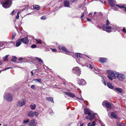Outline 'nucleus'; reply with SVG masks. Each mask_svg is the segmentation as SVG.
Returning a JSON list of instances; mask_svg holds the SVG:
<instances>
[{
    "mask_svg": "<svg viewBox=\"0 0 126 126\" xmlns=\"http://www.w3.org/2000/svg\"><path fill=\"white\" fill-rule=\"evenodd\" d=\"M111 25L110 21L107 19L106 20V24L105 25H104L102 26L103 30L104 31H106V30H107L106 31L108 32H110L111 31L110 30L112 29L114 30H117L118 29L119 27L116 25L114 26V27H112L110 26Z\"/></svg>",
    "mask_w": 126,
    "mask_h": 126,
    "instance_id": "nucleus-1",
    "label": "nucleus"
},
{
    "mask_svg": "<svg viewBox=\"0 0 126 126\" xmlns=\"http://www.w3.org/2000/svg\"><path fill=\"white\" fill-rule=\"evenodd\" d=\"M77 62L79 63H85V59L86 56L84 55L78 53L76 54Z\"/></svg>",
    "mask_w": 126,
    "mask_h": 126,
    "instance_id": "nucleus-2",
    "label": "nucleus"
},
{
    "mask_svg": "<svg viewBox=\"0 0 126 126\" xmlns=\"http://www.w3.org/2000/svg\"><path fill=\"white\" fill-rule=\"evenodd\" d=\"M107 72L108 73L107 77L109 79L112 80L113 79H116V73L117 72H114L113 71L110 70H108Z\"/></svg>",
    "mask_w": 126,
    "mask_h": 126,
    "instance_id": "nucleus-3",
    "label": "nucleus"
},
{
    "mask_svg": "<svg viewBox=\"0 0 126 126\" xmlns=\"http://www.w3.org/2000/svg\"><path fill=\"white\" fill-rule=\"evenodd\" d=\"M0 3L2 6L5 8H8L11 5L12 3L11 0H4V2H1Z\"/></svg>",
    "mask_w": 126,
    "mask_h": 126,
    "instance_id": "nucleus-4",
    "label": "nucleus"
},
{
    "mask_svg": "<svg viewBox=\"0 0 126 126\" xmlns=\"http://www.w3.org/2000/svg\"><path fill=\"white\" fill-rule=\"evenodd\" d=\"M116 74V77H117L118 79L120 81H123L125 79L126 76L125 75L122 74H119V73L117 72Z\"/></svg>",
    "mask_w": 126,
    "mask_h": 126,
    "instance_id": "nucleus-5",
    "label": "nucleus"
},
{
    "mask_svg": "<svg viewBox=\"0 0 126 126\" xmlns=\"http://www.w3.org/2000/svg\"><path fill=\"white\" fill-rule=\"evenodd\" d=\"M72 71L74 73L78 76H79L81 74L80 69L77 67H74L72 69Z\"/></svg>",
    "mask_w": 126,
    "mask_h": 126,
    "instance_id": "nucleus-6",
    "label": "nucleus"
},
{
    "mask_svg": "<svg viewBox=\"0 0 126 126\" xmlns=\"http://www.w3.org/2000/svg\"><path fill=\"white\" fill-rule=\"evenodd\" d=\"M4 99L8 101H11L13 100V97L12 95L9 93L5 94L4 95Z\"/></svg>",
    "mask_w": 126,
    "mask_h": 126,
    "instance_id": "nucleus-7",
    "label": "nucleus"
},
{
    "mask_svg": "<svg viewBox=\"0 0 126 126\" xmlns=\"http://www.w3.org/2000/svg\"><path fill=\"white\" fill-rule=\"evenodd\" d=\"M58 47L60 49L63 50L65 54L68 55L70 54V52L67 50L65 47L63 46H59Z\"/></svg>",
    "mask_w": 126,
    "mask_h": 126,
    "instance_id": "nucleus-8",
    "label": "nucleus"
},
{
    "mask_svg": "<svg viewBox=\"0 0 126 126\" xmlns=\"http://www.w3.org/2000/svg\"><path fill=\"white\" fill-rule=\"evenodd\" d=\"M25 103V100L24 99H22L18 102L17 105L18 107H21L24 105Z\"/></svg>",
    "mask_w": 126,
    "mask_h": 126,
    "instance_id": "nucleus-9",
    "label": "nucleus"
},
{
    "mask_svg": "<svg viewBox=\"0 0 126 126\" xmlns=\"http://www.w3.org/2000/svg\"><path fill=\"white\" fill-rule=\"evenodd\" d=\"M37 122L36 120L35 119H34L31 120L30 121L29 125L30 126H35Z\"/></svg>",
    "mask_w": 126,
    "mask_h": 126,
    "instance_id": "nucleus-10",
    "label": "nucleus"
},
{
    "mask_svg": "<svg viewBox=\"0 0 126 126\" xmlns=\"http://www.w3.org/2000/svg\"><path fill=\"white\" fill-rule=\"evenodd\" d=\"M113 90L116 92L117 93H122L123 92V90L122 88H114Z\"/></svg>",
    "mask_w": 126,
    "mask_h": 126,
    "instance_id": "nucleus-11",
    "label": "nucleus"
},
{
    "mask_svg": "<svg viewBox=\"0 0 126 126\" xmlns=\"http://www.w3.org/2000/svg\"><path fill=\"white\" fill-rule=\"evenodd\" d=\"M78 83L79 85H85L86 83L85 80L82 79H79L78 80Z\"/></svg>",
    "mask_w": 126,
    "mask_h": 126,
    "instance_id": "nucleus-12",
    "label": "nucleus"
},
{
    "mask_svg": "<svg viewBox=\"0 0 126 126\" xmlns=\"http://www.w3.org/2000/svg\"><path fill=\"white\" fill-rule=\"evenodd\" d=\"M102 105L103 106H105L106 107L108 108H110L111 107L110 104L107 101H105L103 102L102 103Z\"/></svg>",
    "mask_w": 126,
    "mask_h": 126,
    "instance_id": "nucleus-13",
    "label": "nucleus"
},
{
    "mask_svg": "<svg viewBox=\"0 0 126 126\" xmlns=\"http://www.w3.org/2000/svg\"><path fill=\"white\" fill-rule=\"evenodd\" d=\"M22 42L26 45H27L29 43V40L27 37H26L24 38L21 39Z\"/></svg>",
    "mask_w": 126,
    "mask_h": 126,
    "instance_id": "nucleus-14",
    "label": "nucleus"
},
{
    "mask_svg": "<svg viewBox=\"0 0 126 126\" xmlns=\"http://www.w3.org/2000/svg\"><path fill=\"white\" fill-rule=\"evenodd\" d=\"M64 93L68 95V96L72 97H75V95L73 93L68 92H64Z\"/></svg>",
    "mask_w": 126,
    "mask_h": 126,
    "instance_id": "nucleus-15",
    "label": "nucleus"
},
{
    "mask_svg": "<svg viewBox=\"0 0 126 126\" xmlns=\"http://www.w3.org/2000/svg\"><path fill=\"white\" fill-rule=\"evenodd\" d=\"M35 58L36 59L38 62L39 64L41 65L44 63V62L43 60H42L40 58L38 57H35Z\"/></svg>",
    "mask_w": 126,
    "mask_h": 126,
    "instance_id": "nucleus-16",
    "label": "nucleus"
},
{
    "mask_svg": "<svg viewBox=\"0 0 126 126\" xmlns=\"http://www.w3.org/2000/svg\"><path fill=\"white\" fill-rule=\"evenodd\" d=\"M22 41L21 39L17 40L16 42V47H18L20 46L21 44Z\"/></svg>",
    "mask_w": 126,
    "mask_h": 126,
    "instance_id": "nucleus-17",
    "label": "nucleus"
},
{
    "mask_svg": "<svg viewBox=\"0 0 126 126\" xmlns=\"http://www.w3.org/2000/svg\"><path fill=\"white\" fill-rule=\"evenodd\" d=\"M107 59L106 58H101L99 60V61L101 63H104L105 62L107 61Z\"/></svg>",
    "mask_w": 126,
    "mask_h": 126,
    "instance_id": "nucleus-18",
    "label": "nucleus"
},
{
    "mask_svg": "<svg viewBox=\"0 0 126 126\" xmlns=\"http://www.w3.org/2000/svg\"><path fill=\"white\" fill-rule=\"evenodd\" d=\"M64 6L65 7H69L70 6V4L68 1L65 0L64 2Z\"/></svg>",
    "mask_w": 126,
    "mask_h": 126,
    "instance_id": "nucleus-19",
    "label": "nucleus"
},
{
    "mask_svg": "<svg viewBox=\"0 0 126 126\" xmlns=\"http://www.w3.org/2000/svg\"><path fill=\"white\" fill-rule=\"evenodd\" d=\"M89 117V119L90 120H92L93 119L94 117L95 114H92L90 113V115H88Z\"/></svg>",
    "mask_w": 126,
    "mask_h": 126,
    "instance_id": "nucleus-20",
    "label": "nucleus"
},
{
    "mask_svg": "<svg viewBox=\"0 0 126 126\" xmlns=\"http://www.w3.org/2000/svg\"><path fill=\"white\" fill-rule=\"evenodd\" d=\"M84 113L85 114H88V115H90V111L88 109H85L84 110Z\"/></svg>",
    "mask_w": 126,
    "mask_h": 126,
    "instance_id": "nucleus-21",
    "label": "nucleus"
},
{
    "mask_svg": "<svg viewBox=\"0 0 126 126\" xmlns=\"http://www.w3.org/2000/svg\"><path fill=\"white\" fill-rule=\"evenodd\" d=\"M45 99L47 101L54 103V101H53V98L52 97H47Z\"/></svg>",
    "mask_w": 126,
    "mask_h": 126,
    "instance_id": "nucleus-22",
    "label": "nucleus"
},
{
    "mask_svg": "<svg viewBox=\"0 0 126 126\" xmlns=\"http://www.w3.org/2000/svg\"><path fill=\"white\" fill-rule=\"evenodd\" d=\"M33 113V111H31L29 112L28 115L30 117H33L34 116Z\"/></svg>",
    "mask_w": 126,
    "mask_h": 126,
    "instance_id": "nucleus-23",
    "label": "nucleus"
},
{
    "mask_svg": "<svg viewBox=\"0 0 126 126\" xmlns=\"http://www.w3.org/2000/svg\"><path fill=\"white\" fill-rule=\"evenodd\" d=\"M110 116L112 118H117V115L115 113L111 112L110 114Z\"/></svg>",
    "mask_w": 126,
    "mask_h": 126,
    "instance_id": "nucleus-24",
    "label": "nucleus"
},
{
    "mask_svg": "<svg viewBox=\"0 0 126 126\" xmlns=\"http://www.w3.org/2000/svg\"><path fill=\"white\" fill-rule=\"evenodd\" d=\"M7 43L6 42H0V47H2L4 46L3 48H4L5 45L7 44Z\"/></svg>",
    "mask_w": 126,
    "mask_h": 126,
    "instance_id": "nucleus-25",
    "label": "nucleus"
},
{
    "mask_svg": "<svg viewBox=\"0 0 126 126\" xmlns=\"http://www.w3.org/2000/svg\"><path fill=\"white\" fill-rule=\"evenodd\" d=\"M92 13H90L88 15V16L89 17H91L93 19H95V15H94L93 16H92Z\"/></svg>",
    "mask_w": 126,
    "mask_h": 126,
    "instance_id": "nucleus-26",
    "label": "nucleus"
},
{
    "mask_svg": "<svg viewBox=\"0 0 126 126\" xmlns=\"http://www.w3.org/2000/svg\"><path fill=\"white\" fill-rule=\"evenodd\" d=\"M107 86L109 88L111 89H113V88H113V87L112 86V84L111 83H108L107 84Z\"/></svg>",
    "mask_w": 126,
    "mask_h": 126,
    "instance_id": "nucleus-27",
    "label": "nucleus"
},
{
    "mask_svg": "<svg viewBox=\"0 0 126 126\" xmlns=\"http://www.w3.org/2000/svg\"><path fill=\"white\" fill-rule=\"evenodd\" d=\"M116 5L120 8H125V11L126 12V8L124 5H122L121 6H120L117 4H116Z\"/></svg>",
    "mask_w": 126,
    "mask_h": 126,
    "instance_id": "nucleus-28",
    "label": "nucleus"
},
{
    "mask_svg": "<svg viewBox=\"0 0 126 126\" xmlns=\"http://www.w3.org/2000/svg\"><path fill=\"white\" fill-rule=\"evenodd\" d=\"M33 7L34 9L37 10H39L40 9L39 6L38 5H33Z\"/></svg>",
    "mask_w": 126,
    "mask_h": 126,
    "instance_id": "nucleus-29",
    "label": "nucleus"
},
{
    "mask_svg": "<svg viewBox=\"0 0 126 126\" xmlns=\"http://www.w3.org/2000/svg\"><path fill=\"white\" fill-rule=\"evenodd\" d=\"M36 41L37 44H41L42 42L41 40L39 39H36L35 40Z\"/></svg>",
    "mask_w": 126,
    "mask_h": 126,
    "instance_id": "nucleus-30",
    "label": "nucleus"
},
{
    "mask_svg": "<svg viewBox=\"0 0 126 126\" xmlns=\"http://www.w3.org/2000/svg\"><path fill=\"white\" fill-rule=\"evenodd\" d=\"M95 122L94 121L93 122L92 124L91 123H89L88 124V126H95Z\"/></svg>",
    "mask_w": 126,
    "mask_h": 126,
    "instance_id": "nucleus-31",
    "label": "nucleus"
},
{
    "mask_svg": "<svg viewBox=\"0 0 126 126\" xmlns=\"http://www.w3.org/2000/svg\"><path fill=\"white\" fill-rule=\"evenodd\" d=\"M33 80L36 82H41L42 81L41 79H34Z\"/></svg>",
    "mask_w": 126,
    "mask_h": 126,
    "instance_id": "nucleus-32",
    "label": "nucleus"
},
{
    "mask_svg": "<svg viewBox=\"0 0 126 126\" xmlns=\"http://www.w3.org/2000/svg\"><path fill=\"white\" fill-rule=\"evenodd\" d=\"M16 60V57L15 56H12L11 61L14 62H15Z\"/></svg>",
    "mask_w": 126,
    "mask_h": 126,
    "instance_id": "nucleus-33",
    "label": "nucleus"
},
{
    "mask_svg": "<svg viewBox=\"0 0 126 126\" xmlns=\"http://www.w3.org/2000/svg\"><path fill=\"white\" fill-rule=\"evenodd\" d=\"M36 107V105L35 104H34L33 105H30L31 109L32 110H34L35 109Z\"/></svg>",
    "mask_w": 126,
    "mask_h": 126,
    "instance_id": "nucleus-34",
    "label": "nucleus"
},
{
    "mask_svg": "<svg viewBox=\"0 0 126 126\" xmlns=\"http://www.w3.org/2000/svg\"><path fill=\"white\" fill-rule=\"evenodd\" d=\"M16 35V33L15 32H13V35L12 36V40H13L14 39Z\"/></svg>",
    "mask_w": 126,
    "mask_h": 126,
    "instance_id": "nucleus-35",
    "label": "nucleus"
},
{
    "mask_svg": "<svg viewBox=\"0 0 126 126\" xmlns=\"http://www.w3.org/2000/svg\"><path fill=\"white\" fill-rule=\"evenodd\" d=\"M102 82L105 85H106V82L105 80L104 77L102 78Z\"/></svg>",
    "mask_w": 126,
    "mask_h": 126,
    "instance_id": "nucleus-36",
    "label": "nucleus"
},
{
    "mask_svg": "<svg viewBox=\"0 0 126 126\" xmlns=\"http://www.w3.org/2000/svg\"><path fill=\"white\" fill-rule=\"evenodd\" d=\"M117 125L119 126H123V124L120 122H117Z\"/></svg>",
    "mask_w": 126,
    "mask_h": 126,
    "instance_id": "nucleus-37",
    "label": "nucleus"
},
{
    "mask_svg": "<svg viewBox=\"0 0 126 126\" xmlns=\"http://www.w3.org/2000/svg\"><path fill=\"white\" fill-rule=\"evenodd\" d=\"M34 115H35L36 116H38L39 114L38 112L36 111H33Z\"/></svg>",
    "mask_w": 126,
    "mask_h": 126,
    "instance_id": "nucleus-38",
    "label": "nucleus"
},
{
    "mask_svg": "<svg viewBox=\"0 0 126 126\" xmlns=\"http://www.w3.org/2000/svg\"><path fill=\"white\" fill-rule=\"evenodd\" d=\"M9 55H6L5 56L3 57V61H5V60L7 59V58H8V56H9Z\"/></svg>",
    "mask_w": 126,
    "mask_h": 126,
    "instance_id": "nucleus-39",
    "label": "nucleus"
},
{
    "mask_svg": "<svg viewBox=\"0 0 126 126\" xmlns=\"http://www.w3.org/2000/svg\"><path fill=\"white\" fill-rule=\"evenodd\" d=\"M20 12H19L17 13V16H16V19H18L19 18V14H20Z\"/></svg>",
    "mask_w": 126,
    "mask_h": 126,
    "instance_id": "nucleus-40",
    "label": "nucleus"
},
{
    "mask_svg": "<svg viewBox=\"0 0 126 126\" xmlns=\"http://www.w3.org/2000/svg\"><path fill=\"white\" fill-rule=\"evenodd\" d=\"M29 122V119H27V120H24L23 121V123L24 124H26L27 123Z\"/></svg>",
    "mask_w": 126,
    "mask_h": 126,
    "instance_id": "nucleus-41",
    "label": "nucleus"
},
{
    "mask_svg": "<svg viewBox=\"0 0 126 126\" xmlns=\"http://www.w3.org/2000/svg\"><path fill=\"white\" fill-rule=\"evenodd\" d=\"M46 18V16H43L41 17V19L42 20H44Z\"/></svg>",
    "mask_w": 126,
    "mask_h": 126,
    "instance_id": "nucleus-42",
    "label": "nucleus"
},
{
    "mask_svg": "<svg viewBox=\"0 0 126 126\" xmlns=\"http://www.w3.org/2000/svg\"><path fill=\"white\" fill-rule=\"evenodd\" d=\"M31 47L32 48H34L36 47V46L35 44L32 45L31 46Z\"/></svg>",
    "mask_w": 126,
    "mask_h": 126,
    "instance_id": "nucleus-43",
    "label": "nucleus"
},
{
    "mask_svg": "<svg viewBox=\"0 0 126 126\" xmlns=\"http://www.w3.org/2000/svg\"><path fill=\"white\" fill-rule=\"evenodd\" d=\"M31 88L33 89H35V86L34 85H32L31 87Z\"/></svg>",
    "mask_w": 126,
    "mask_h": 126,
    "instance_id": "nucleus-44",
    "label": "nucleus"
},
{
    "mask_svg": "<svg viewBox=\"0 0 126 126\" xmlns=\"http://www.w3.org/2000/svg\"><path fill=\"white\" fill-rule=\"evenodd\" d=\"M12 68L11 67H8L6 68H5V69L2 70V71H5L7 69H10V68Z\"/></svg>",
    "mask_w": 126,
    "mask_h": 126,
    "instance_id": "nucleus-45",
    "label": "nucleus"
},
{
    "mask_svg": "<svg viewBox=\"0 0 126 126\" xmlns=\"http://www.w3.org/2000/svg\"><path fill=\"white\" fill-rule=\"evenodd\" d=\"M52 50L53 52H55L56 51L57 49H51Z\"/></svg>",
    "mask_w": 126,
    "mask_h": 126,
    "instance_id": "nucleus-46",
    "label": "nucleus"
},
{
    "mask_svg": "<svg viewBox=\"0 0 126 126\" xmlns=\"http://www.w3.org/2000/svg\"><path fill=\"white\" fill-rule=\"evenodd\" d=\"M89 68H90L91 69H92L93 68V66L92 65L90 64L89 65Z\"/></svg>",
    "mask_w": 126,
    "mask_h": 126,
    "instance_id": "nucleus-47",
    "label": "nucleus"
},
{
    "mask_svg": "<svg viewBox=\"0 0 126 126\" xmlns=\"http://www.w3.org/2000/svg\"><path fill=\"white\" fill-rule=\"evenodd\" d=\"M78 98V99H79L80 100L83 101V102L84 101V99L82 98Z\"/></svg>",
    "mask_w": 126,
    "mask_h": 126,
    "instance_id": "nucleus-48",
    "label": "nucleus"
},
{
    "mask_svg": "<svg viewBox=\"0 0 126 126\" xmlns=\"http://www.w3.org/2000/svg\"><path fill=\"white\" fill-rule=\"evenodd\" d=\"M123 31L125 33H126V30L125 29V28H124L123 29Z\"/></svg>",
    "mask_w": 126,
    "mask_h": 126,
    "instance_id": "nucleus-49",
    "label": "nucleus"
},
{
    "mask_svg": "<svg viewBox=\"0 0 126 126\" xmlns=\"http://www.w3.org/2000/svg\"><path fill=\"white\" fill-rule=\"evenodd\" d=\"M23 60V58H21L19 59V61H21Z\"/></svg>",
    "mask_w": 126,
    "mask_h": 126,
    "instance_id": "nucleus-50",
    "label": "nucleus"
},
{
    "mask_svg": "<svg viewBox=\"0 0 126 126\" xmlns=\"http://www.w3.org/2000/svg\"><path fill=\"white\" fill-rule=\"evenodd\" d=\"M43 67L44 68L46 69H47V68H48V67H47L45 65H44Z\"/></svg>",
    "mask_w": 126,
    "mask_h": 126,
    "instance_id": "nucleus-51",
    "label": "nucleus"
},
{
    "mask_svg": "<svg viewBox=\"0 0 126 126\" xmlns=\"http://www.w3.org/2000/svg\"><path fill=\"white\" fill-rule=\"evenodd\" d=\"M87 21H91V19H89L88 18H87Z\"/></svg>",
    "mask_w": 126,
    "mask_h": 126,
    "instance_id": "nucleus-52",
    "label": "nucleus"
},
{
    "mask_svg": "<svg viewBox=\"0 0 126 126\" xmlns=\"http://www.w3.org/2000/svg\"><path fill=\"white\" fill-rule=\"evenodd\" d=\"M115 11H117V9L115 7L114 8H112Z\"/></svg>",
    "mask_w": 126,
    "mask_h": 126,
    "instance_id": "nucleus-53",
    "label": "nucleus"
},
{
    "mask_svg": "<svg viewBox=\"0 0 126 126\" xmlns=\"http://www.w3.org/2000/svg\"><path fill=\"white\" fill-rule=\"evenodd\" d=\"M84 14L83 13L81 16V19H82V18L84 17Z\"/></svg>",
    "mask_w": 126,
    "mask_h": 126,
    "instance_id": "nucleus-54",
    "label": "nucleus"
},
{
    "mask_svg": "<svg viewBox=\"0 0 126 126\" xmlns=\"http://www.w3.org/2000/svg\"><path fill=\"white\" fill-rule=\"evenodd\" d=\"M14 12V10H13L11 13L10 14L11 15H13Z\"/></svg>",
    "mask_w": 126,
    "mask_h": 126,
    "instance_id": "nucleus-55",
    "label": "nucleus"
},
{
    "mask_svg": "<svg viewBox=\"0 0 126 126\" xmlns=\"http://www.w3.org/2000/svg\"><path fill=\"white\" fill-rule=\"evenodd\" d=\"M31 74H32V76L34 74L33 72L32 71H31Z\"/></svg>",
    "mask_w": 126,
    "mask_h": 126,
    "instance_id": "nucleus-56",
    "label": "nucleus"
},
{
    "mask_svg": "<svg viewBox=\"0 0 126 126\" xmlns=\"http://www.w3.org/2000/svg\"><path fill=\"white\" fill-rule=\"evenodd\" d=\"M71 0L72 3H73L76 0Z\"/></svg>",
    "mask_w": 126,
    "mask_h": 126,
    "instance_id": "nucleus-57",
    "label": "nucleus"
},
{
    "mask_svg": "<svg viewBox=\"0 0 126 126\" xmlns=\"http://www.w3.org/2000/svg\"><path fill=\"white\" fill-rule=\"evenodd\" d=\"M80 124H81L80 123ZM83 124H82L81 125H80V126H83Z\"/></svg>",
    "mask_w": 126,
    "mask_h": 126,
    "instance_id": "nucleus-58",
    "label": "nucleus"
},
{
    "mask_svg": "<svg viewBox=\"0 0 126 126\" xmlns=\"http://www.w3.org/2000/svg\"><path fill=\"white\" fill-rule=\"evenodd\" d=\"M85 118H86V119H88V118H89L88 117H86H86H85Z\"/></svg>",
    "mask_w": 126,
    "mask_h": 126,
    "instance_id": "nucleus-59",
    "label": "nucleus"
},
{
    "mask_svg": "<svg viewBox=\"0 0 126 126\" xmlns=\"http://www.w3.org/2000/svg\"><path fill=\"white\" fill-rule=\"evenodd\" d=\"M2 63L1 61H0V65Z\"/></svg>",
    "mask_w": 126,
    "mask_h": 126,
    "instance_id": "nucleus-60",
    "label": "nucleus"
},
{
    "mask_svg": "<svg viewBox=\"0 0 126 126\" xmlns=\"http://www.w3.org/2000/svg\"><path fill=\"white\" fill-rule=\"evenodd\" d=\"M106 2V1H104V3H105Z\"/></svg>",
    "mask_w": 126,
    "mask_h": 126,
    "instance_id": "nucleus-61",
    "label": "nucleus"
},
{
    "mask_svg": "<svg viewBox=\"0 0 126 126\" xmlns=\"http://www.w3.org/2000/svg\"><path fill=\"white\" fill-rule=\"evenodd\" d=\"M9 43H13V41L11 42H9Z\"/></svg>",
    "mask_w": 126,
    "mask_h": 126,
    "instance_id": "nucleus-62",
    "label": "nucleus"
},
{
    "mask_svg": "<svg viewBox=\"0 0 126 126\" xmlns=\"http://www.w3.org/2000/svg\"><path fill=\"white\" fill-rule=\"evenodd\" d=\"M2 71H2V70H0V73Z\"/></svg>",
    "mask_w": 126,
    "mask_h": 126,
    "instance_id": "nucleus-63",
    "label": "nucleus"
},
{
    "mask_svg": "<svg viewBox=\"0 0 126 126\" xmlns=\"http://www.w3.org/2000/svg\"><path fill=\"white\" fill-rule=\"evenodd\" d=\"M4 126H7L5 124L4 125Z\"/></svg>",
    "mask_w": 126,
    "mask_h": 126,
    "instance_id": "nucleus-64",
    "label": "nucleus"
}]
</instances>
